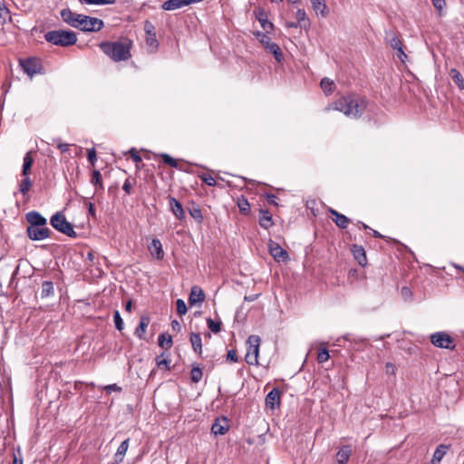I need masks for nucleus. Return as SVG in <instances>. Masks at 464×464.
<instances>
[{"label": "nucleus", "mask_w": 464, "mask_h": 464, "mask_svg": "<svg viewBox=\"0 0 464 464\" xmlns=\"http://www.w3.org/2000/svg\"><path fill=\"white\" fill-rule=\"evenodd\" d=\"M398 53H397V57L401 61V62H404L405 58L407 57L406 53H404L403 49H402V46L400 47V49H397L396 50Z\"/></svg>", "instance_id": "052dcab7"}, {"label": "nucleus", "mask_w": 464, "mask_h": 464, "mask_svg": "<svg viewBox=\"0 0 464 464\" xmlns=\"http://www.w3.org/2000/svg\"><path fill=\"white\" fill-rule=\"evenodd\" d=\"M89 213L92 216L95 215V208H94V206L92 203H90V205H89Z\"/></svg>", "instance_id": "774afa93"}, {"label": "nucleus", "mask_w": 464, "mask_h": 464, "mask_svg": "<svg viewBox=\"0 0 464 464\" xmlns=\"http://www.w3.org/2000/svg\"><path fill=\"white\" fill-rule=\"evenodd\" d=\"M260 214L261 216L259 218V225L263 228L268 229L274 224L272 220V214L267 209H261Z\"/></svg>", "instance_id": "a878e982"}, {"label": "nucleus", "mask_w": 464, "mask_h": 464, "mask_svg": "<svg viewBox=\"0 0 464 464\" xmlns=\"http://www.w3.org/2000/svg\"><path fill=\"white\" fill-rule=\"evenodd\" d=\"M87 156H88V160H89L90 163L92 165H94V163L97 160L95 149L94 148L89 149L87 150Z\"/></svg>", "instance_id": "603ef678"}, {"label": "nucleus", "mask_w": 464, "mask_h": 464, "mask_svg": "<svg viewBox=\"0 0 464 464\" xmlns=\"http://www.w3.org/2000/svg\"><path fill=\"white\" fill-rule=\"evenodd\" d=\"M144 31L146 34V44L150 48L151 52L158 49L159 42L156 37V29L153 24L150 21L144 22Z\"/></svg>", "instance_id": "9d476101"}, {"label": "nucleus", "mask_w": 464, "mask_h": 464, "mask_svg": "<svg viewBox=\"0 0 464 464\" xmlns=\"http://www.w3.org/2000/svg\"><path fill=\"white\" fill-rule=\"evenodd\" d=\"M46 42L63 47L71 46L76 44L77 36L72 31L53 30L44 34Z\"/></svg>", "instance_id": "20e7f679"}, {"label": "nucleus", "mask_w": 464, "mask_h": 464, "mask_svg": "<svg viewBox=\"0 0 464 464\" xmlns=\"http://www.w3.org/2000/svg\"><path fill=\"white\" fill-rule=\"evenodd\" d=\"M256 18L266 33H269V31L273 29L274 24L266 19V15L263 10L258 12Z\"/></svg>", "instance_id": "cd10ccee"}, {"label": "nucleus", "mask_w": 464, "mask_h": 464, "mask_svg": "<svg viewBox=\"0 0 464 464\" xmlns=\"http://www.w3.org/2000/svg\"><path fill=\"white\" fill-rule=\"evenodd\" d=\"M176 308H177V313L179 315H184L187 313V311H188L186 304H185V302L182 299H178L177 300V302H176Z\"/></svg>", "instance_id": "de8ad7c7"}, {"label": "nucleus", "mask_w": 464, "mask_h": 464, "mask_svg": "<svg viewBox=\"0 0 464 464\" xmlns=\"http://www.w3.org/2000/svg\"><path fill=\"white\" fill-rule=\"evenodd\" d=\"M227 360L229 362H237L238 358H237L236 351L229 350L227 354Z\"/></svg>", "instance_id": "5fc2aeb1"}, {"label": "nucleus", "mask_w": 464, "mask_h": 464, "mask_svg": "<svg viewBox=\"0 0 464 464\" xmlns=\"http://www.w3.org/2000/svg\"><path fill=\"white\" fill-rule=\"evenodd\" d=\"M280 391L277 388H274L268 392L266 397V405L270 409H275L280 405Z\"/></svg>", "instance_id": "f3484780"}, {"label": "nucleus", "mask_w": 464, "mask_h": 464, "mask_svg": "<svg viewBox=\"0 0 464 464\" xmlns=\"http://www.w3.org/2000/svg\"><path fill=\"white\" fill-rule=\"evenodd\" d=\"M31 187H32V181L29 178V175L24 176V178L23 179V180L21 181L20 186H19L20 192L23 195H25L30 190Z\"/></svg>", "instance_id": "4c0bfd02"}, {"label": "nucleus", "mask_w": 464, "mask_h": 464, "mask_svg": "<svg viewBox=\"0 0 464 464\" xmlns=\"http://www.w3.org/2000/svg\"><path fill=\"white\" fill-rule=\"evenodd\" d=\"M169 206L172 213L178 219L185 218V212L181 203L173 197H169Z\"/></svg>", "instance_id": "6ab92c4d"}, {"label": "nucleus", "mask_w": 464, "mask_h": 464, "mask_svg": "<svg viewBox=\"0 0 464 464\" xmlns=\"http://www.w3.org/2000/svg\"><path fill=\"white\" fill-rule=\"evenodd\" d=\"M61 17L63 22L72 27L83 32H99L104 27V23L102 19L76 14L69 8H64L61 11Z\"/></svg>", "instance_id": "f257e3e1"}, {"label": "nucleus", "mask_w": 464, "mask_h": 464, "mask_svg": "<svg viewBox=\"0 0 464 464\" xmlns=\"http://www.w3.org/2000/svg\"><path fill=\"white\" fill-rule=\"evenodd\" d=\"M122 189L127 193V194H130V191H131V184L130 182L129 179H126L123 186H122Z\"/></svg>", "instance_id": "680f3d73"}, {"label": "nucleus", "mask_w": 464, "mask_h": 464, "mask_svg": "<svg viewBox=\"0 0 464 464\" xmlns=\"http://www.w3.org/2000/svg\"><path fill=\"white\" fill-rule=\"evenodd\" d=\"M91 182L92 184L96 186L97 188H103V185L102 182V175L99 170H93Z\"/></svg>", "instance_id": "a19ab883"}, {"label": "nucleus", "mask_w": 464, "mask_h": 464, "mask_svg": "<svg viewBox=\"0 0 464 464\" xmlns=\"http://www.w3.org/2000/svg\"><path fill=\"white\" fill-rule=\"evenodd\" d=\"M295 17L298 22L304 21L306 19V14L304 9H298L295 13Z\"/></svg>", "instance_id": "6e6d98bb"}, {"label": "nucleus", "mask_w": 464, "mask_h": 464, "mask_svg": "<svg viewBox=\"0 0 464 464\" xmlns=\"http://www.w3.org/2000/svg\"><path fill=\"white\" fill-rule=\"evenodd\" d=\"M245 360H246V362L249 365H257L258 364V357H255V354H252L251 350H247Z\"/></svg>", "instance_id": "49530a36"}, {"label": "nucleus", "mask_w": 464, "mask_h": 464, "mask_svg": "<svg viewBox=\"0 0 464 464\" xmlns=\"http://www.w3.org/2000/svg\"><path fill=\"white\" fill-rule=\"evenodd\" d=\"M266 198H267V201L272 204V205H275V206H277V202H276V196L274 195V194H268L266 195Z\"/></svg>", "instance_id": "e2e57ef3"}, {"label": "nucleus", "mask_w": 464, "mask_h": 464, "mask_svg": "<svg viewBox=\"0 0 464 464\" xmlns=\"http://www.w3.org/2000/svg\"><path fill=\"white\" fill-rule=\"evenodd\" d=\"M28 227H44L46 226L47 220L37 211H30L25 215Z\"/></svg>", "instance_id": "4468645a"}, {"label": "nucleus", "mask_w": 464, "mask_h": 464, "mask_svg": "<svg viewBox=\"0 0 464 464\" xmlns=\"http://www.w3.org/2000/svg\"><path fill=\"white\" fill-rule=\"evenodd\" d=\"M269 253L276 262H284L289 259L288 253L281 247V246L270 240L268 243Z\"/></svg>", "instance_id": "9b49d317"}, {"label": "nucleus", "mask_w": 464, "mask_h": 464, "mask_svg": "<svg viewBox=\"0 0 464 464\" xmlns=\"http://www.w3.org/2000/svg\"><path fill=\"white\" fill-rule=\"evenodd\" d=\"M366 100L359 95L351 94L337 100L333 108L351 118H360L366 109Z\"/></svg>", "instance_id": "7ed1b4c3"}, {"label": "nucleus", "mask_w": 464, "mask_h": 464, "mask_svg": "<svg viewBox=\"0 0 464 464\" xmlns=\"http://www.w3.org/2000/svg\"><path fill=\"white\" fill-rule=\"evenodd\" d=\"M189 214L191 215V217L197 220L198 222H201L202 219H203V217H202V213H201V210L198 207H194L192 208L189 209Z\"/></svg>", "instance_id": "a18cd8bd"}, {"label": "nucleus", "mask_w": 464, "mask_h": 464, "mask_svg": "<svg viewBox=\"0 0 464 464\" xmlns=\"http://www.w3.org/2000/svg\"><path fill=\"white\" fill-rule=\"evenodd\" d=\"M69 147H70V145H69V144H67V143H63V142H61V141H58V142H57V148H58L62 152H66V151H68Z\"/></svg>", "instance_id": "bf43d9fd"}, {"label": "nucleus", "mask_w": 464, "mask_h": 464, "mask_svg": "<svg viewBox=\"0 0 464 464\" xmlns=\"http://www.w3.org/2000/svg\"><path fill=\"white\" fill-rule=\"evenodd\" d=\"M450 76L451 77L454 83L460 89L464 90V79L461 73L455 68L450 71Z\"/></svg>", "instance_id": "c85d7f7f"}, {"label": "nucleus", "mask_w": 464, "mask_h": 464, "mask_svg": "<svg viewBox=\"0 0 464 464\" xmlns=\"http://www.w3.org/2000/svg\"><path fill=\"white\" fill-rule=\"evenodd\" d=\"M52 231L46 227H27L26 234L33 241H40L50 237Z\"/></svg>", "instance_id": "1a4fd4ad"}, {"label": "nucleus", "mask_w": 464, "mask_h": 464, "mask_svg": "<svg viewBox=\"0 0 464 464\" xmlns=\"http://www.w3.org/2000/svg\"><path fill=\"white\" fill-rule=\"evenodd\" d=\"M208 326L215 334L220 332V330H221V323L215 322L210 318L208 319Z\"/></svg>", "instance_id": "8fccbe9b"}, {"label": "nucleus", "mask_w": 464, "mask_h": 464, "mask_svg": "<svg viewBox=\"0 0 464 464\" xmlns=\"http://www.w3.org/2000/svg\"><path fill=\"white\" fill-rule=\"evenodd\" d=\"M386 40L391 45V47L394 50L400 49V47L402 46V44L399 37L392 32L386 34Z\"/></svg>", "instance_id": "473e14b6"}, {"label": "nucleus", "mask_w": 464, "mask_h": 464, "mask_svg": "<svg viewBox=\"0 0 464 464\" xmlns=\"http://www.w3.org/2000/svg\"><path fill=\"white\" fill-rule=\"evenodd\" d=\"M401 295L403 296L404 299H408L409 297L411 296V291L409 287H406V286H403L401 288Z\"/></svg>", "instance_id": "13d9d810"}, {"label": "nucleus", "mask_w": 464, "mask_h": 464, "mask_svg": "<svg viewBox=\"0 0 464 464\" xmlns=\"http://www.w3.org/2000/svg\"><path fill=\"white\" fill-rule=\"evenodd\" d=\"M200 179L209 187H215L217 182L215 179L209 174H202L199 176Z\"/></svg>", "instance_id": "c03bdc74"}, {"label": "nucleus", "mask_w": 464, "mask_h": 464, "mask_svg": "<svg viewBox=\"0 0 464 464\" xmlns=\"http://www.w3.org/2000/svg\"><path fill=\"white\" fill-rule=\"evenodd\" d=\"M163 356V353L160 356H157L156 358V364L158 365V367H162V366H165V368L167 370H170V362H171V360L170 359H164L162 358Z\"/></svg>", "instance_id": "37998d69"}, {"label": "nucleus", "mask_w": 464, "mask_h": 464, "mask_svg": "<svg viewBox=\"0 0 464 464\" xmlns=\"http://www.w3.org/2000/svg\"><path fill=\"white\" fill-rule=\"evenodd\" d=\"M54 292L53 284L52 281H44L42 283L41 297L46 298L53 295Z\"/></svg>", "instance_id": "7c9ffc66"}, {"label": "nucleus", "mask_w": 464, "mask_h": 464, "mask_svg": "<svg viewBox=\"0 0 464 464\" xmlns=\"http://www.w3.org/2000/svg\"><path fill=\"white\" fill-rule=\"evenodd\" d=\"M50 223L52 227L59 232L72 238L77 237L72 225L67 221L65 216L62 212H56L54 215H53L50 219Z\"/></svg>", "instance_id": "39448f33"}, {"label": "nucleus", "mask_w": 464, "mask_h": 464, "mask_svg": "<svg viewBox=\"0 0 464 464\" xmlns=\"http://www.w3.org/2000/svg\"><path fill=\"white\" fill-rule=\"evenodd\" d=\"M352 454L351 447L345 445L340 449V450L336 454V460L338 464H346L350 459Z\"/></svg>", "instance_id": "b1692460"}, {"label": "nucleus", "mask_w": 464, "mask_h": 464, "mask_svg": "<svg viewBox=\"0 0 464 464\" xmlns=\"http://www.w3.org/2000/svg\"><path fill=\"white\" fill-rule=\"evenodd\" d=\"M133 42L129 38H121L119 41L102 42L99 44L101 50L113 62L128 61L131 57L130 50Z\"/></svg>", "instance_id": "f03ea898"}, {"label": "nucleus", "mask_w": 464, "mask_h": 464, "mask_svg": "<svg viewBox=\"0 0 464 464\" xmlns=\"http://www.w3.org/2000/svg\"><path fill=\"white\" fill-rule=\"evenodd\" d=\"M11 19L10 11L5 5L0 1V24H5Z\"/></svg>", "instance_id": "c9c22d12"}, {"label": "nucleus", "mask_w": 464, "mask_h": 464, "mask_svg": "<svg viewBox=\"0 0 464 464\" xmlns=\"http://www.w3.org/2000/svg\"><path fill=\"white\" fill-rule=\"evenodd\" d=\"M320 86L326 95L331 94L334 92L335 84L334 81L329 78H323L320 82Z\"/></svg>", "instance_id": "2f4dec72"}, {"label": "nucleus", "mask_w": 464, "mask_h": 464, "mask_svg": "<svg viewBox=\"0 0 464 464\" xmlns=\"http://www.w3.org/2000/svg\"><path fill=\"white\" fill-rule=\"evenodd\" d=\"M248 344V349L252 351V354H255V357H258L259 354V346L261 343V339L258 335L252 334L247 338L246 341Z\"/></svg>", "instance_id": "4be33fe9"}, {"label": "nucleus", "mask_w": 464, "mask_h": 464, "mask_svg": "<svg viewBox=\"0 0 464 464\" xmlns=\"http://www.w3.org/2000/svg\"><path fill=\"white\" fill-rule=\"evenodd\" d=\"M255 35L258 38L259 42L263 44L266 50L274 55L277 62H281L283 60V53L279 45L272 42L267 34L261 32H256Z\"/></svg>", "instance_id": "0eeeda50"}, {"label": "nucleus", "mask_w": 464, "mask_h": 464, "mask_svg": "<svg viewBox=\"0 0 464 464\" xmlns=\"http://www.w3.org/2000/svg\"><path fill=\"white\" fill-rule=\"evenodd\" d=\"M13 464H23V459L17 458L16 455H14Z\"/></svg>", "instance_id": "338daca9"}, {"label": "nucleus", "mask_w": 464, "mask_h": 464, "mask_svg": "<svg viewBox=\"0 0 464 464\" xmlns=\"http://www.w3.org/2000/svg\"><path fill=\"white\" fill-rule=\"evenodd\" d=\"M158 344L161 348H164V349H167V350L170 349L172 344H173V341H172L171 335H168L167 336L165 334H160V336L158 338Z\"/></svg>", "instance_id": "72a5a7b5"}, {"label": "nucleus", "mask_w": 464, "mask_h": 464, "mask_svg": "<svg viewBox=\"0 0 464 464\" xmlns=\"http://www.w3.org/2000/svg\"><path fill=\"white\" fill-rule=\"evenodd\" d=\"M237 206L242 214L247 215L250 212V204L246 198H239Z\"/></svg>", "instance_id": "58836bf2"}, {"label": "nucleus", "mask_w": 464, "mask_h": 464, "mask_svg": "<svg viewBox=\"0 0 464 464\" xmlns=\"http://www.w3.org/2000/svg\"><path fill=\"white\" fill-rule=\"evenodd\" d=\"M189 341H190L191 346L193 348V351L196 353L200 355L202 353V342H201L200 334H196V333H191Z\"/></svg>", "instance_id": "bb28decb"}, {"label": "nucleus", "mask_w": 464, "mask_h": 464, "mask_svg": "<svg viewBox=\"0 0 464 464\" xmlns=\"http://www.w3.org/2000/svg\"><path fill=\"white\" fill-rule=\"evenodd\" d=\"M430 343L438 347L453 350L455 348L454 339L445 332H437L430 335Z\"/></svg>", "instance_id": "6e6552de"}, {"label": "nucleus", "mask_w": 464, "mask_h": 464, "mask_svg": "<svg viewBox=\"0 0 464 464\" xmlns=\"http://www.w3.org/2000/svg\"><path fill=\"white\" fill-rule=\"evenodd\" d=\"M329 212L334 217L333 221L335 223V225L338 227L343 229L348 227V225L350 223V219L346 216L339 213L338 211H336L334 208H330Z\"/></svg>", "instance_id": "a211bd4d"}, {"label": "nucleus", "mask_w": 464, "mask_h": 464, "mask_svg": "<svg viewBox=\"0 0 464 464\" xmlns=\"http://www.w3.org/2000/svg\"><path fill=\"white\" fill-rule=\"evenodd\" d=\"M203 376V372L201 368H199L198 365L193 366L190 371V379L192 382L198 383Z\"/></svg>", "instance_id": "e433bc0d"}, {"label": "nucleus", "mask_w": 464, "mask_h": 464, "mask_svg": "<svg viewBox=\"0 0 464 464\" xmlns=\"http://www.w3.org/2000/svg\"><path fill=\"white\" fill-rule=\"evenodd\" d=\"M449 448V445L440 444L433 453L431 464H440L443 457L446 455Z\"/></svg>", "instance_id": "5701e85b"}, {"label": "nucleus", "mask_w": 464, "mask_h": 464, "mask_svg": "<svg viewBox=\"0 0 464 464\" xmlns=\"http://www.w3.org/2000/svg\"><path fill=\"white\" fill-rule=\"evenodd\" d=\"M171 327L176 332H179L181 328L179 323L177 320H173L171 322Z\"/></svg>", "instance_id": "0e129e2a"}, {"label": "nucleus", "mask_w": 464, "mask_h": 464, "mask_svg": "<svg viewBox=\"0 0 464 464\" xmlns=\"http://www.w3.org/2000/svg\"><path fill=\"white\" fill-rule=\"evenodd\" d=\"M352 252L359 265L364 266L366 264L367 258H366L365 251L362 246L353 245L352 247Z\"/></svg>", "instance_id": "393cba45"}, {"label": "nucleus", "mask_w": 464, "mask_h": 464, "mask_svg": "<svg viewBox=\"0 0 464 464\" xmlns=\"http://www.w3.org/2000/svg\"><path fill=\"white\" fill-rule=\"evenodd\" d=\"M228 429V420L226 417H221L215 420L211 427V431L215 436L224 435Z\"/></svg>", "instance_id": "ddd939ff"}, {"label": "nucleus", "mask_w": 464, "mask_h": 464, "mask_svg": "<svg viewBox=\"0 0 464 464\" xmlns=\"http://www.w3.org/2000/svg\"><path fill=\"white\" fill-rule=\"evenodd\" d=\"M128 447H129V440L128 439L123 440L120 444V446L117 449L116 454H115L117 462H121L122 460L124 455L126 454V451L128 450Z\"/></svg>", "instance_id": "f704fd0d"}, {"label": "nucleus", "mask_w": 464, "mask_h": 464, "mask_svg": "<svg viewBox=\"0 0 464 464\" xmlns=\"http://www.w3.org/2000/svg\"><path fill=\"white\" fill-rule=\"evenodd\" d=\"M148 249L150 255L158 260H161L164 257V251L162 249V244L160 239L153 238L151 243L148 246Z\"/></svg>", "instance_id": "2eb2a0df"}, {"label": "nucleus", "mask_w": 464, "mask_h": 464, "mask_svg": "<svg viewBox=\"0 0 464 464\" xmlns=\"http://www.w3.org/2000/svg\"><path fill=\"white\" fill-rule=\"evenodd\" d=\"M202 1L203 0H168L162 4L161 7L163 10L172 11Z\"/></svg>", "instance_id": "f8f14e48"}, {"label": "nucleus", "mask_w": 464, "mask_h": 464, "mask_svg": "<svg viewBox=\"0 0 464 464\" xmlns=\"http://www.w3.org/2000/svg\"><path fill=\"white\" fill-rule=\"evenodd\" d=\"M33 163H34V158L32 157L31 152H27L24 155V160H23V169H22L23 176L29 175V172L33 166Z\"/></svg>", "instance_id": "c756f323"}, {"label": "nucleus", "mask_w": 464, "mask_h": 464, "mask_svg": "<svg viewBox=\"0 0 464 464\" xmlns=\"http://www.w3.org/2000/svg\"><path fill=\"white\" fill-rule=\"evenodd\" d=\"M328 350L325 348L320 349L317 354V361L320 363L325 362L329 359Z\"/></svg>", "instance_id": "09e8293b"}, {"label": "nucleus", "mask_w": 464, "mask_h": 464, "mask_svg": "<svg viewBox=\"0 0 464 464\" xmlns=\"http://www.w3.org/2000/svg\"><path fill=\"white\" fill-rule=\"evenodd\" d=\"M160 157H161L162 160L164 161V163L168 164L169 166H170L172 168L179 169L177 160L173 159L169 154L162 153L160 155Z\"/></svg>", "instance_id": "79ce46f5"}, {"label": "nucleus", "mask_w": 464, "mask_h": 464, "mask_svg": "<svg viewBox=\"0 0 464 464\" xmlns=\"http://www.w3.org/2000/svg\"><path fill=\"white\" fill-rule=\"evenodd\" d=\"M19 63L23 71L30 77H34L35 74L44 73V66L42 60L37 57H28L25 59H20Z\"/></svg>", "instance_id": "423d86ee"}, {"label": "nucleus", "mask_w": 464, "mask_h": 464, "mask_svg": "<svg viewBox=\"0 0 464 464\" xmlns=\"http://www.w3.org/2000/svg\"><path fill=\"white\" fill-rule=\"evenodd\" d=\"M107 391H121V388L117 384H110L105 387Z\"/></svg>", "instance_id": "69168bd1"}, {"label": "nucleus", "mask_w": 464, "mask_h": 464, "mask_svg": "<svg viewBox=\"0 0 464 464\" xmlns=\"http://www.w3.org/2000/svg\"><path fill=\"white\" fill-rule=\"evenodd\" d=\"M150 318L149 315H142L140 320L139 325L135 329V335L142 340L144 339V334L150 324Z\"/></svg>", "instance_id": "aec40b11"}, {"label": "nucleus", "mask_w": 464, "mask_h": 464, "mask_svg": "<svg viewBox=\"0 0 464 464\" xmlns=\"http://www.w3.org/2000/svg\"><path fill=\"white\" fill-rule=\"evenodd\" d=\"M310 2L316 14H321L322 17H326L328 15L329 11L324 0H310Z\"/></svg>", "instance_id": "412c9836"}, {"label": "nucleus", "mask_w": 464, "mask_h": 464, "mask_svg": "<svg viewBox=\"0 0 464 464\" xmlns=\"http://www.w3.org/2000/svg\"><path fill=\"white\" fill-rule=\"evenodd\" d=\"M432 5L438 11H441L443 7L446 5L445 0H431Z\"/></svg>", "instance_id": "864d4df0"}, {"label": "nucleus", "mask_w": 464, "mask_h": 464, "mask_svg": "<svg viewBox=\"0 0 464 464\" xmlns=\"http://www.w3.org/2000/svg\"><path fill=\"white\" fill-rule=\"evenodd\" d=\"M204 300L205 294L203 290L198 285L192 286L188 296L189 304L194 305L196 304L204 302Z\"/></svg>", "instance_id": "dca6fc26"}, {"label": "nucleus", "mask_w": 464, "mask_h": 464, "mask_svg": "<svg viewBox=\"0 0 464 464\" xmlns=\"http://www.w3.org/2000/svg\"><path fill=\"white\" fill-rule=\"evenodd\" d=\"M130 157L133 160V161H135L136 163H139L141 161V157L139 155V153L136 151L135 149H131L130 150Z\"/></svg>", "instance_id": "4d7b16f0"}, {"label": "nucleus", "mask_w": 464, "mask_h": 464, "mask_svg": "<svg viewBox=\"0 0 464 464\" xmlns=\"http://www.w3.org/2000/svg\"><path fill=\"white\" fill-rule=\"evenodd\" d=\"M114 324L117 330L121 331L123 329V321L121 317L119 311H115L113 314Z\"/></svg>", "instance_id": "3c124183"}, {"label": "nucleus", "mask_w": 464, "mask_h": 464, "mask_svg": "<svg viewBox=\"0 0 464 464\" xmlns=\"http://www.w3.org/2000/svg\"><path fill=\"white\" fill-rule=\"evenodd\" d=\"M82 5H112L116 2V0H78Z\"/></svg>", "instance_id": "ea45409f"}]
</instances>
